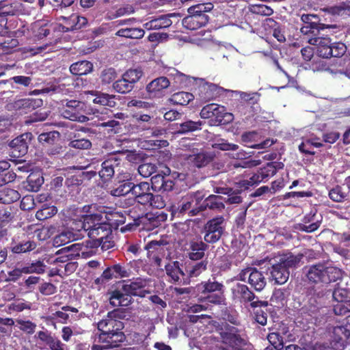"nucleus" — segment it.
I'll use <instances>...</instances> for the list:
<instances>
[{"label":"nucleus","instance_id":"obj_9","mask_svg":"<svg viewBox=\"0 0 350 350\" xmlns=\"http://www.w3.org/2000/svg\"><path fill=\"white\" fill-rule=\"evenodd\" d=\"M218 331L221 342L225 345L219 347V350H245L243 346L245 341L239 334L237 328L226 324L224 329L221 328Z\"/></svg>","mask_w":350,"mask_h":350},{"label":"nucleus","instance_id":"obj_62","mask_svg":"<svg viewBox=\"0 0 350 350\" xmlns=\"http://www.w3.org/2000/svg\"><path fill=\"white\" fill-rule=\"evenodd\" d=\"M113 272L115 273V278H122L130 276L131 270L128 265H122L121 264H116L112 265Z\"/></svg>","mask_w":350,"mask_h":350},{"label":"nucleus","instance_id":"obj_63","mask_svg":"<svg viewBox=\"0 0 350 350\" xmlns=\"http://www.w3.org/2000/svg\"><path fill=\"white\" fill-rule=\"evenodd\" d=\"M267 340L276 350H281L284 347L283 338L277 332L270 333L267 336Z\"/></svg>","mask_w":350,"mask_h":350},{"label":"nucleus","instance_id":"obj_45","mask_svg":"<svg viewBox=\"0 0 350 350\" xmlns=\"http://www.w3.org/2000/svg\"><path fill=\"white\" fill-rule=\"evenodd\" d=\"M116 35L129 39H141L144 36V30L139 27L121 28Z\"/></svg>","mask_w":350,"mask_h":350},{"label":"nucleus","instance_id":"obj_37","mask_svg":"<svg viewBox=\"0 0 350 350\" xmlns=\"http://www.w3.org/2000/svg\"><path fill=\"white\" fill-rule=\"evenodd\" d=\"M345 185H336L329 190L328 196L330 200L335 202H343L350 200V194L347 189L344 188Z\"/></svg>","mask_w":350,"mask_h":350},{"label":"nucleus","instance_id":"obj_51","mask_svg":"<svg viewBox=\"0 0 350 350\" xmlns=\"http://www.w3.org/2000/svg\"><path fill=\"white\" fill-rule=\"evenodd\" d=\"M203 122L201 121L194 122L192 120H187L180 124L176 129V132L179 134H185L189 132L201 130Z\"/></svg>","mask_w":350,"mask_h":350},{"label":"nucleus","instance_id":"obj_54","mask_svg":"<svg viewBox=\"0 0 350 350\" xmlns=\"http://www.w3.org/2000/svg\"><path fill=\"white\" fill-rule=\"evenodd\" d=\"M214 8V5L210 2L198 3L193 5L188 8L189 14H193L195 15L208 16L207 12H211Z\"/></svg>","mask_w":350,"mask_h":350},{"label":"nucleus","instance_id":"obj_23","mask_svg":"<svg viewBox=\"0 0 350 350\" xmlns=\"http://www.w3.org/2000/svg\"><path fill=\"white\" fill-rule=\"evenodd\" d=\"M181 264L178 261H173L165 265L167 275L174 282L186 284H188L187 271L180 267Z\"/></svg>","mask_w":350,"mask_h":350},{"label":"nucleus","instance_id":"obj_48","mask_svg":"<svg viewBox=\"0 0 350 350\" xmlns=\"http://www.w3.org/2000/svg\"><path fill=\"white\" fill-rule=\"evenodd\" d=\"M343 271L338 267H326L325 269L324 284L336 282L342 279Z\"/></svg>","mask_w":350,"mask_h":350},{"label":"nucleus","instance_id":"obj_39","mask_svg":"<svg viewBox=\"0 0 350 350\" xmlns=\"http://www.w3.org/2000/svg\"><path fill=\"white\" fill-rule=\"evenodd\" d=\"M172 16V14L161 16L159 18L152 19L146 23H144V27L148 30L159 29L168 27L172 23V21L170 19Z\"/></svg>","mask_w":350,"mask_h":350},{"label":"nucleus","instance_id":"obj_6","mask_svg":"<svg viewBox=\"0 0 350 350\" xmlns=\"http://www.w3.org/2000/svg\"><path fill=\"white\" fill-rule=\"evenodd\" d=\"M202 119H208L211 126L227 125L233 121L232 113L228 112L226 107L216 103L204 105L200 113Z\"/></svg>","mask_w":350,"mask_h":350},{"label":"nucleus","instance_id":"obj_25","mask_svg":"<svg viewBox=\"0 0 350 350\" xmlns=\"http://www.w3.org/2000/svg\"><path fill=\"white\" fill-rule=\"evenodd\" d=\"M151 189L150 184L147 182L134 184L132 196L137 202L142 205H148L152 198Z\"/></svg>","mask_w":350,"mask_h":350},{"label":"nucleus","instance_id":"obj_61","mask_svg":"<svg viewBox=\"0 0 350 350\" xmlns=\"http://www.w3.org/2000/svg\"><path fill=\"white\" fill-rule=\"evenodd\" d=\"M18 329L27 335H32L36 329V323L29 320L16 319Z\"/></svg>","mask_w":350,"mask_h":350},{"label":"nucleus","instance_id":"obj_58","mask_svg":"<svg viewBox=\"0 0 350 350\" xmlns=\"http://www.w3.org/2000/svg\"><path fill=\"white\" fill-rule=\"evenodd\" d=\"M143 71L140 68H134L127 70L122 77L134 87V85L142 78Z\"/></svg>","mask_w":350,"mask_h":350},{"label":"nucleus","instance_id":"obj_57","mask_svg":"<svg viewBox=\"0 0 350 350\" xmlns=\"http://www.w3.org/2000/svg\"><path fill=\"white\" fill-rule=\"evenodd\" d=\"M75 239V234L69 231H62L55 235L53 239V244L56 247L65 245Z\"/></svg>","mask_w":350,"mask_h":350},{"label":"nucleus","instance_id":"obj_32","mask_svg":"<svg viewBox=\"0 0 350 350\" xmlns=\"http://www.w3.org/2000/svg\"><path fill=\"white\" fill-rule=\"evenodd\" d=\"M270 280L274 281L276 284H283L288 281L290 276V271L284 265L279 262L271 265L269 268Z\"/></svg>","mask_w":350,"mask_h":350},{"label":"nucleus","instance_id":"obj_13","mask_svg":"<svg viewBox=\"0 0 350 350\" xmlns=\"http://www.w3.org/2000/svg\"><path fill=\"white\" fill-rule=\"evenodd\" d=\"M60 134L57 131H51L44 132L38 135V139L40 144L47 148V153L49 155H58L62 151V147L57 144L59 141Z\"/></svg>","mask_w":350,"mask_h":350},{"label":"nucleus","instance_id":"obj_15","mask_svg":"<svg viewBox=\"0 0 350 350\" xmlns=\"http://www.w3.org/2000/svg\"><path fill=\"white\" fill-rule=\"evenodd\" d=\"M301 20L303 22L301 32L308 38L318 36L320 30L326 27L325 24L319 23V18L314 14H303Z\"/></svg>","mask_w":350,"mask_h":350},{"label":"nucleus","instance_id":"obj_33","mask_svg":"<svg viewBox=\"0 0 350 350\" xmlns=\"http://www.w3.org/2000/svg\"><path fill=\"white\" fill-rule=\"evenodd\" d=\"M306 275L309 282L314 284L323 283L325 280V265L317 264L306 268Z\"/></svg>","mask_w":350,"mask_h":350},{"label":"nucleus","instance_id":"obj_41","mask_svg":"<svg viewBox=\"0 0 350 350\" xmlns=\"http://www.w3.org/2000/svg\"><path fill=\"white\" fill-rule=\"evenodd\" d=\"M208 260L206 259L197 262L189 263L186 267L188 283L191 278H196L205 271L207 269Z\"/></svg>","mask_w":350,"mask_h":350},{"label":"nucleus","instance_id":"obj_59","mask_svg":"<svg viewBox=\"0 0 350 350\" xmlns=\"http://www.w3.org/2000/svg\"><path fill=\"white\" fill-rule=\"evenodd\" d=\"M213 149H218L222 151H236L239 148V146L229 143L228 140L220 138L211 145Z\"/></svg>","mask_w":350,"mask_h":350},{"label":"nucleus","instance_id":"obj_60","mask_svg":"<svg viewBox=\"0 0 350 350\" xmlns=\"http://www.w3.org/2000/svg\"><path fill=\"white\" fill-rule=\"evenodd\" d=\"M113 88L116 92H119L121 94H126L128 92H131L133 89V86L131 85L128 81L126 80L122 76V78L116 81L113 84Z\"/></svg>","mask_w":350,"mask_h":350},{"label":"nucleus","instance_id":"obj_64","mask_svg":"<svg viewBox=\"0 0 350 350\" xmlns=\"http://www.w3.org/2000/svg\"><path fill=\"white\" fill-rule=\"evenodd\" d=\"M349 291L346 288H336L332 293V297L334 301H350Z\"/></svg>","mask_w":350,"mask_h":350},{"label":"nucleus","instance_id":"obj_5","mask_svg":"<svg viewBox=\"0 0 350 350\" xmlns=\"http://www.w3.org/2000/svg\"><path fill=\"white\" fill-rule=\"evenodd\" d=\"M283 167L284 163L282 161H270L259 167L248 179L240 180L238 183L239 188L247 190L250 187L258 185L261 183H266L279 170H282Z\"/></svg>","mask_w":350,"mask_h":350},{"label":"nucleus","instance_id":"obj_24","mask_svg":"<svg viewBox=\"0 0 350 350\" xmlns=\"http://www.w3.org/2000/svg\"><path fill=\"white\" fill-rule=\"evenodd\" d=\"M124 289L129 293L132 297H139L141 298L146 297L150 294V291L146 289L148 285V280L142 278H137L135 281L130 283L124 284Z\"/></svg>","mask_w":350,"mask_h":350},{"label":"nucleus","instance_id":"obj_43","mask_svg":"<svg viewBox=\"0 0 350 350\" xmlns=\"http://www.w3.org/2000/svg\"><path fill=\"white\" fill-rule=\"evenodd\" d=\"M304 258V255L302 254H298L297 255H294L292 253H288L286 254H283L279 260V263L284 266L287 270L290 269H295L301 260Z\"/></svg>","mask_w":350,"mask_h":350},{"label":"nucleus","instance_id":"obj_50","mask_svg":"<svg viewBox=\"0 0 350 350\" xmlns=\"http://www.w3.org/2000/svg\"><path fill=\"white\" fill-rule=\"evenodd\" d=\"M57 212V207L53 205H49L45 203L42 205V207L36 213V218L39 221H44L53 217Z\"/></svg>","mask_w":350,"mask_h":350},{"label":"nucleus","instance_id":"obj_10","mask_svg":"<svg viewBox=\"0 0 350 350\" xmlns=\"http://www.w3.org/2000/svg\"><path fill=\"white\" fill-rule=\"evenodd\" d=\"M203 198L204 196L200 191L189 193L187 196H184L176 202V204L172 205V213L183 215L189 211V215L192 216V212L191 211L194 208H198V207L196 206H198Z\"/></svg>","mask_w":350,"mask_h":350},{"label":"nucleus","instance_id":"obj_28","mask_svg":"<svg viewBox=\"0 0 350 350\" xmlns=\"http://www.w3.org/2000/svg\"><path fill=\"white\" fill-rule=\"evenodd\" d=\"M109 301L113 306H127L131 303L132 297L124 289L122 284L121 288L115 289L110 293Z\"/></svg>","mask_w":350,"mask_h":350},{"label":"nucleus","instance_id":"obj_46","mask_svg":"<svg viewBox=\"0 0 350 350\" xmlns=\"http://www.w3.org/2000/svg\"><path fill=\"white\" fill-rule=\"evenodd\" d=\"M194 99V96L189 92H178L172 94L170 101L174 105H187Z\"/></svg>","mask_w":350,"mask_h":350},{"label":"nucleus","instance_id":"obj_21","mask_svg":"<svg viewBox=\"0 0 350 350\" xmlns=\"http://www.w3.org/2000/svg\"><path fill=\"white\" fill-rule=\"evenodd\" d=\"M31 135V133H25L10 142L9 146L12 157L19 159L27 154L28 146L26 139L30 138Z\"/></svg>","mask_w":350,"mask_h":350},{"label":"nucleus","instance_id":"obj_2","mask_svg":"<svg viewBox=\"0 0 350 350\" xmlns=\"http://www.w3.org/2000/svg\"><path fill=\"white\" fill-rule=\"evenodd\" d=\"M120 165V160L116 157H111L105 161L93 159L89 163V185L96 183V187L92 186L89 190L95 196L103 194L104 185L111 180L115 174V167Z\"/></svg>","mask_w":350,"mask_h":350},{"label":"nucleus","instance_id":"obj_36","mask_svg":"<svg viewBox=\"0 0 350 350\" xmlns=\"http://www.w3.org/2000/svg\"><path fill=\"white\" fill-rule=\"evenodd\" d=\"M249 283L256 291H261L267 284L262 272L256 268L249 273Z\"/></svg>","mask_w":350,"mask_h":350},{"label":"nucleus","instance_id":"obj_20","mask_svg":"<svg viewBox=\"0 0 350 350\" xmlns=\"http://www.w3.org/2000/svg\"><path fill=\"white\" fill-rule=\"evenodd\" d=\"M308 42L311 45L316 46L317 55L323 58H330L332 57V39L328 37H310Z\"/></svg>","mask_w":350,"mask_h":350},{"label":"nucleus","instance_id":"obj_19","mask_svg":"<svg viewBox=\"0 0 350 350\" xmlns=\"http://www.w3.org/2000/svg\"><path fill=\"white\" fill-rule=\"evenodd\" d=\"M81 103L77 100H70L66 103L64 108L61 111L62 116L71 121L85 122L88 118L82 113Z\"/></svg>","mask_w":350,"mask_h":350},{"label":"nucleus","instance_id":"obj_4","mask_svg":"<svg viewBox=\"0 0 350 350\" xmlns=\"http://www.w3.org/2000/svg\"><path fill=\"white\" fill-rule=\"evenodd\" d=\"M93 204H89V247L97 248L103 239L112 235L111 226L101 213H92Z\"/></svg>","mask_w":350,"mask_h":350},{"label":"nucleus","instance_id":"obj_14","mask_svg":"<svg viewBox=\"0 0 350 350\" xmlns=\"http://www.w3.org/2000/svg\"><path fill=\"white\" fill-rule=\"evenodd\" d=\"M174 182L170 176V169L165 166L161 173L151 178L150 187L156 191L168 192L172 191Z\"/></svg>","mask_w":350,"mask_h":350},{"label":"nucleus","instance_id":"obj_38","mask_svg":"<svg viewBox=\"0 0 350 350\" xmlns=\"http://www.w3.org/2000/svg\"><path fill=\"white\" fill-rule=\"evenodd\" d=\"M322 293H313L310 295L307 304L304 306V309L309 315L312 316L315 314L319 311V308L322 307Z\"/></svg>","mask_w":350,"mask_h":350},{"label":"nucleus","instance_id":"obj_31","mask_svg":"<svg viewBox=\"0 0 350 350\" xmlns=\"http://www.w3.org/2000/svg\"><path fill=\"white\" fill-rule=\"evenodd\" d=\"M43 105L41 98H27L19 99L14 103V107L20 113H27Z\"/></svg>","mask_w":350,"mask_h":350},{"label":"nucleus","instance_id":"obj_34","mask_svg":"<svg viewBox=\"0 0 350 350\" xmlns=\"http://www.w3.org/2000/svg\"><path fill=\"white\" fill-rule=\"evenodd\" d=\"M170 81L165 77H158L152 81L146 86V90L150 97L158 96L161 91L167 89L170 86Z\"/></svg>","mask_w":350,"mask_h":350},{"label":"nucleus","instance_id":"obj_40","mask_svg":"<svg viewBox=\"0 0 350 350\" xmlns=\"http://www.w3.org/2000/svg\"><path fill=\"white\" fill-rule=\"evenodd\" d=\"M214 160V156L208 152H202L190 155L188 161L197 167H202L211 163Z\"/></svg>","mask_w":350,"mask_h":350},{"label":"nucleus","instance_id":"obj_47","mask_svg":"<svg viewBox=\"0 0 350 350\" xmlns=\"http://www.w3.org/2000/svg\"><path fill=\"white\" fill-rule=\"evenodd\" d=\"M21 199V194L16 190L4 188L0 190V204H9Z\"/></svg>","mask_w":350,"mask_h":350},{"label":"nucleus","instance_id":"obj_1","mask_svg":"<svg viewBox=\"0 0 350 350\" xmlns=\"http://www.w3.org/2000/svg\"><path fill=\"white\" fill-rule=\"evenodd\" d=\"M125 312L120 308H116L108 312L107 318L100 321L97 323V333L95 334L94 341L100 342L103 345L94 344L92 350H102L103 348L118 347L126 340L123 332L124 325L122 319H124Z\"/></svg>","mask_w":350,"mask_h":350},{"label":"nucleus","instance_id":"obj_42","mask_svg":"<svg viewBox=\"0 0 350 350\" xmlns=\"http://www.w3.org/2000/svg\"><path fill=\"white\" fill-rule=\"evenodd\" d=\"M26 182L28 191L37 192L44 184V180L41 173L36 172L28 175Z\"/></svg>","mask_w":350,"mask_h":350},{"label":"nucleus","instance_id":"obj_8","mask_svg":"<svg viewBox=\"0 0 350 350\" xmlns=\"http://www.w3.org/2000/svg\"><path fill=\"white\" fill-rule=\"evenodd\" d=\"M226 228V220L222 215L207 220L202 228L204 241L209 244L218 242L224 234Z\"/></svg>","mask_w":350,"mask_h":350},{"label":"nucleus","instance_id":"obj_35","mask_svg":"<svg viewBox=\"0 0 350 350\" xmlns=\"http://www.w3.org/2000/svg\"><path fill=\"white\" fill-rule=\"evenodd\" d=\"M302 221L304 224L299 225V230L307 233H312L318 229L321 224V221L316 219V213L312 211L304 217Z\"/></svg>","mask_w":350,"mask_h":350},{"label":"nucleus","instance_id":"obj_29","mask_svg":"<svg viewBox=\"0 0 350 350\" xmlns=\"http://www.w3.org/2000/svg\"><path fill=\"white\" fill-rule=\"evenodd\" d=\"M75 217L71 219L70 228L77 232H81L85 229L86 220L88 219L87 206H83L82 208H77L75 209Z\"/></svg>","mask_w":350,"mask_h":350},{"label":"nucleus","instance_id":"obj_17","mask_svg":"<svg viewBox=\"0 0 350 350\" xmlns=\"http://www.w3.org/2000/svg\"><path fill=\"white\" fill-rule=\"evenodd\" d=\"M224 89L215 83L202 82L198 87V96L200 100L206 103L211 100H215L226 92Z\"/></svg>","mask_w":350,"mask_h":350},{"label":"nucleus","instance_id":"obj_7","mask_svg":"<svg viewBox=\"0 0 350 350\" xmlns=\"http://www.w3.org/2000/svg\"><path fill=\"white\" fill-rule=\"evenodd\" d=\"M328 334L332 348L343 350L350 343V314L345 318L342 325L330 327Z\"/></svg>","mask_w":350,"mask_h":350},{"label":"nucleus","instance_id":"obj_18","mask_svg":"<svg viewBox=\"0 0 350 350\" xmlns=\"http://www.w3.org/2000/svg\"><path fill=\"white\" fill-rule=\"evenodd\" d=\"M38 244L23 233L22 237H14L10 243V250L14 254H21L30 252L36 249Z\"/></svg>","mask_w":350,"mask_h":350},{"label":"nucleus","instance_id":"obj_26","mask_svg":"<svg viewBox=\"0 0 350 350\" xmlns=\"http://www.w3.org/2000/svg\"><path fill=\"white\" fill-rule=\"evenodd\" d=\"M222 200L223 197L221 196L211 194L204 199L202 204L198 206V208H194L191 211L192 212L191 215H196L199 212L205 210L206 208L211 210H223L225 208V204Z\"/></svg>","mask_w":350,"mask_h":350},{"label":"nucleus","instance_id":"obj_27","mask_svg":"<svg viewBox=\"0 0 350 350\" xmlns=\"http://www.w3.org/2000/svg\"><path fill=\"white\" fill-rule=\"evenodd\" d=\"M70 72L74 75L78 76L76 79L77 86L85 87L87 85L86 75L88 74V61H78L70 66Z\"/></svg>","mask_w":350,"mask_h":350},{"label":"nucleus","instance_id":"obj_16","mask_svg":"<svg viewBox=\"0 0 350 350\" xmlns=\"http://www.w3.org/2000/svg\"><path fill=\"white\" fill-rule=\"evenodd\" d=\"M167 244V242L165 240L161 239L160 240L150 241L145 246L148 258L159 267L165 254V246Z\"/></svg>","mask_w":350,"mask_h":350},{"label":"nucleus","instance_id":"obj_52","mask_svg":"<svg viewBox=\"0 0 350 350\" xmlns=\"http://www.w3.org/2000/svg\"><path fill=\"white\" fill-rule=\"evenodd\" d=\"M329 12L332 15L343 18L350 16V1L341 2L338 5L329 8Z\"/></svg>","mask_w":350,"mask_h":350},{"label":"nucleus","instance_id":"obj_56","mask_svg":"<svg viewBox=\"0 0 350 350\" xmlns=\"http://www.w3.org/2000/svg\"><path fill=\"white\" fill-rule=\"evenodd\" d=\"M78 18V14H72V15H70L69 16H60L58 18V21H62V23H59V30H61L63 32H67L70 31H73L74 29H70L68 28V27L72 25L75 24V21L77 20Z\"/></svg>","mask_w":350,"mask_h":350},{"label":"nucleus","instance_id":"obj_12","mask_svg":"<svg viewBox=\"0 0 350 350\" xmlns=\"http://www.w3.org/2000/svg\"><path fill=\"white\" fill-rule=\"evenodd\" d=\"M45 267L46 265L40 260L23 264L8 272V280L16 282L23 274L42 273L45 271Z\"/></svg>","mask_w":350,"mask_h":350},{"label":"nucleus","instance_id":"obj_55","mask_svg":"<svg viewBox=\"0 0 350 350\" xmlns=\"http://www.w3.org/2000/svg\"><path fill=\"white\" fill-rule=\"evenodd\" d=\"M314 146L315 148H321L323 146V144L319 142V137H312L306 140L305 142H302L299 146V150L301 152L312 156L314 154V152L311 151L309 149H304V147Z\"/></svg>","mask_w":350,"mask_h":350},{"label":"nucleus","instance_id":"obj_53","mask_svg":"<svg viewBox=\"0 0 350 350\" xmlns=\"http://www.w3.org/2000/svg\"><path fill=\"white\" fill-rule=\"evenodd\" d=\"M134 183L129 180H123L120 182L117 187L111 191L113 196H124L129 193L132 194Z\"/></svg>","mask_w":350,"mask_h":350},{"label":"nucleus","instance_id":"obj_11","mask_svg":"<svg viewBox=\"0 0 350 350\" xmlns=\"http://www.w3.org/2000/svg\"><path fill=\"white\" fill-rule=\"evenodd\" d=\"M232 293L234 297L241 303H250V306L253 308L268 306L267 301H255L254 299L256 298L255 294L245 284H236L232 288Z\"/></svg>","mask_w":350,"mask_h":350},{"label":"nucleus","instance_id":"obj_49","mask_svg":"<svg viewBox=\"0 0 350 350\" xmlns=\"http://www.w3.org/2000/svg\"><path fill=\"white\" fill-rule=\"evenodd\" d=\"M258 132L256 131H246L241 134V140L244 146L252 148H262L264 147L262 144H254L256 142Z\"/></svg>","mask_w":350,"mask_h":350},{"label":"nucleus","instance_id":"obj_3","mask_svg":"<svg viewBox=\"0 0 350 350\" xmlns=\"http://www.w3.org/2000/svg\"><path fill=\"white\" fill-rule=\"evenodd\" d=\"M198 300L210 304L221 305L225 303L224 285L215 277L202 281L196 286Z\"/></svg>","mask_w":350,"mask_h":350},{"label":"nucleus","instance_id":"obj_44","mask_svg":"<svg viewBox=\"0 0 350 350\" xmlns=\"http://www.w3.org/2000/svg\"><path fill=\"white\" fill-rule=\"evenodd\" d=\"M89 94L94 96V98L92 99V102L94 104H98L100 106H109V107H115L116 103L115 101V96L111 95L107 93L103 92H97L96 94H94L89 90Z\"/></svg>","mask_w":350,"mask_h":350},{"label":"nucleus","instance_id":"obj_30","mask_svg":"<svg viewBox=\"0 0 350 350\" xmlns=\"http://www.w3.org/2000/svg\"><path fill=\"white\" fill-rule=\"evenodd\" d=\"M208 16L189 14L187 16L183 18L182 23L185 28L193 31L205 26L208 23Z\"/></svg>","mask_w":350,"mask_h":350},{"label":"nucleus","instance_id":"obj_22","mask_svg":"<svg viewBox=\"0 0 350 350\" xmlns=\"http://www.w3.org/2000/svg\"><path fill=\"white\" fill-rule=\"evenodd\" d=\"M208 244L201 239L191 240L188 244V258L192 261L203 260L205 252L208 249Z\"/></svg>","mask_w":350,"mask_h":350}]
</instances>
